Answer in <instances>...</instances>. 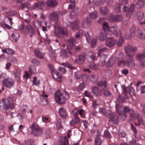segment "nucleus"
<instances>
[{
    "mask_svg": "<svg viewBox=\"0 0 145 145\" xmlns=\"http://www.w3.org/2000/svg\"><path fill=\"white\" fill-rule=\"evenodd\" d=\"M52 75L54 78L56 79L60 82L61 80V77L60 74L56 70L52 72Z\"/></svg>",
    "mask_w": 145,
    "mask_h": 145,
    "instance_id": "5701e85b",
    "label": "nucleus"
},
{
    "mask_svg": "<svg viewBox=\"0 0 145 145\" xmlns=\"http://www.w3.org/2000/svg\"><path fill=\"white\" fill-rule=\"evenodd\" d=\"M117 40L112 37L108 38L106 42V46L109 47L114 46L116 43Z\"/></svg>",
    "mask_w": 145,
    "mask_h": 145,
    "instance_id": "ddd939ff",
    "label": "nucleus"
},
{
    "mask_svg": "<svg viewBox=\"0 0 145 145\" xmlns=\"http://www.w3.org/2000/svg\"><path fill=\"white\" fill-rule=\"evenodd\" d=\"M77 14L76 12H75L74 10H73L70 13V16L71 18L74 19L76 16Z\"/></svg>",
    "mask_w": 145,
    "mask_h": 145,
    "instance_id": "5fc2aeb1",
    "label": "nucleus"
},
{
    "mask_svg": "<svg viewBox=\"0 0 145 145\" xmlns=\"http://www.w3.org/2000/svg\"><path fill=\"white\" fill-rule=\"evenodd\" d=\"M107 50L106 48H102L100 49L98 51V56L99 57L100 56L101 54Z\"/></svg>",
    "mask_w": 145,
    "mask_h": 145,
    "instance_id": "864d4df0",
    "label": "nucleus"
},
{
    "mask_svg": "<svg viewBox=\"0 0 145 145\" xmlns=\"http://www.w3.org/2000/svg\"><path fill=\"white\" fill-rule=\"evenodd\" d=\"M102 142V140L98 136H97L95 140V145H101Z\"/></svg>",
    "mask_w": 145,
    "mask_h": 145,
    "instance_id": "37998d69",
    "label": "nucleus"
},
{
    "mask_svg": "<svg viewBox=\"0 0 145 145\" xmlns=\"http://www.w3.org/2000/svg\"><path fill=\"white\" fill-rule=\"evenodd\" d=\"M86 55L85 54H80L78 56V60L77 59H75V61L80 64H82L84 63L86 58Z\"/></svg>",
    "mask_w": 145,
    "mask_h": 145,
    "instance_id": "a211bd4d",
    "label": "nucleus"
},
{
    "mask_svg": "<svg viewBox=\"0 0 145 145\" xmlns=\"http://www.w3.org/2000/svg\"><path fill=\"white\" fill-rule=\"evenodd\" d=\"M30 128L31 131V133L34 136L39 137L42 134L43 130L35 123H33Z\"/></svg>",
    "mask_w": 145,
    "mask_h": 145,
    "instance_id": "20e7f679",
    "label": "nucleus"
},
{
    "mask_svg": "<svg viewBox=\"0 0 145 145\" xmlns=\"http://www.w3.org/2000/svg\"><path fill=\"white\" fill-rule=\"evenodd\" d=\"M35 69L34 67L32 65L30 66L29 67V71L31 74L34 73L36 71V69L35 70Z\"/></svg>",
    "mask_w": 145,
    "mask_h": 145,
    "instance_id": "69168bd1",
    "label": "nucleus"
},
{
    "mask_svg": "<svg viewBox=\"0 0 145 145\" xmlns=\"http://www.w3.org/2000/svg\"><path fill=\"white\" fill-rule=\"evenodd\" d=\"M76 1L75 0H70V4L69 5L68 9L71 10L73 9L75 6Z\"/></svg>",
    "mask_w": 145,
    "mask_h": 145,
    "instance_id": "e433bc0d",
    "label": "nucleus"
},
{
    "mask_svg": "<svg viewBox=\"0 0 145 145\" xmlns=\"http://www.w3.org/2000/svg\"><path fill=\"white\" fill-rule=\"evenodd\" d=\"M145 4V0H139L136 4V7L137 8L142 7Z\"/></svg>",
    "mask_w": 145,
    "mask_h": 145,
    "instance_id": "473e14b6",
    "label": "nucleus"
},
{
    "mask_svg": "<svg viewBox=\"0 0 145 145\" xmlns=\"http://www.w3.org/2000/svg\"><path fill=\"white\" fill-rule=\"evenodd\" d=\"M68 139L66 136L61 137L58 141L57 145H68Z\"/></svg>",
    "mask_w": 145,
    "mask_h": 145,
    "instance_id": "aec40b11",
    "label": "nucleus"
},
{
    "mask_svg": "<svg viewBox=\"0 0 145 145\" xmlns=\"http://www.w3.org/2000/svg\"><path fill=\"white\" fill-rule=\"evenodd\" d=\"M34 52L35 55L37 57L41 59L44 58V54L41 53L38 48H36Z\"/></svg>",
    "mask_w": 145,
    "mask_h": 145,
    "instance_id": "4be33fe9",
    "label": "nucleus"
},
{
    "mask_svg": "<svg viewBox=\"0 0 145 145\" xmlns=\"http://www.w3.org/2000/svg\"><path fill=\"white\" fill-rule=\"evenodd\" d=\"M99 105V104L97 102V99H94L93 101L91 107L95 109L96 108L97 106Z\"/></svg>",
    "mask_w": 145,
    "mask_h": 145,
    "instance_id": "a18cd8bd",
    "label": "nucleus"
},
{
    "mask_svg": "<svg viewBox=\"0 0 145 145\" xmlns=\"http://www.w3.org/2000/svg\"><path fill=\"white\" fill-rule=\"evenodd\" d=\"M44 6V3L41 1H39L35 3L33 8L35 10L42 9Z\"/></svg>",
    "mask_w": 145,
    "mask_h": 145,
    "instance_id": "f3484780",
    "label": "nucleus"
},
{
    "mask_svg": "<svg viewBox=\"0 0 145 145\" xmlns=\"http://www.w3.org/2000/svg\"><path fill=\"white\" fill-rule=\"evenodd\" d=\"M75 77L77 79H79L81 77L82 75L80 72L78 71L75 72Z\"/></svg>",
    "mask_w": 145,
    "mask_h": 145,
    "instance_id": "338daca9",
    "label": "nucleus"
},
{
    "mask_svg": "<svg viewBox=\"0 0 145 145\" xmlns=\"http://www.w3.org/2000/svg\"><path fill=\"white\" fill-rule=\"evenodd\" d=\"M65 94V97L61 93L59 90H57L55 93V99L57 103L59 104H62L65 102V99H67L69 98V94L66 91H64Z\"/></svg>",
    "mask_w": 145,
    "mask_h": 145,
    "instance_id": "7ed1b4c3",
    "label": "nucleus"
},
{
    "mask_svg": "<svg viewBox=\"0 0 145 145\" xmlns=\"http://www.w3.org/2000/svg\"><path fill=\"white\" fill-rule=\"evenodd\" d=\"M106 37V34L104 32V33L101 32L99 36V39L101 41H103L105 40Z\"/></svg>",
    "mask_w": 145,
    "mask_h": 145,
    "instance_id": "a19ab883",
    "label": "nucleus"
},
{
    "mask_svg": "<svg viewBox=\"0 0 145 145\" xmlns=\"http://www.w3.org/2000/svg\"><path fill=\"white\" fill-rule=\"evenodd\" d=\"M98 78V75L96 74L90 75L89 76V80L93 83H96L97 82Z\"/></svg>",
    "mask_w": 145,
    "mask_h": 145,
    "instance_id": "b1692460",
    "label": "nucleus"
},
{
    "mask_svg": "<svg viewBox=\"0 0 145 145\" xmlns=\"http://www.w3.org/2000/svg\"><path fill=\"white\" fill-rule=\"evenodd\" d=\"M123 90V94L124 95L126 98L128 97L127 95L129 93L130 95L133 96L135 95V90L133 87H122Z\"/></svg>",
    "mask_w": 145,
    "mask_h": 145,
    "instance_id": "6e6552de",
    "label": "nucleus"
},
{
    "mask_svg": "<svg viewBox=\"0 0 145 145\" xmlns=\"http://www.w3.org/2000/svg\"><path fill=\"white\" fill-rule=\"evenodd\" d=\"M135 27L134 26H132L130 28L129 31V32H130L131 33L134 35H135Z\"/></svg>",
    "mask_w": 145,
    "mask_h": 145,
    "instance_id": "774afa93",
    "label": "nucleus"
},
{
    "mask_svg": "<svg viewBox=\"0 0 145 145\" xmlns=\"http://www.w3.org/2000/svg\"><path fill=\"white\" fill-rule=\"evenodd\" d=\"M124 54L123 52L119 53L117 56V58L119 60L118 62L121 60H123V59L124 57Z\"/></svg>",
    "mask_w": 145,
    "mask_h": 145,
    "instance_id": "8fccbe9b",
    "label": "nucleus"
},
{
    "mask_svg": "<svg viewBox=\"0 0 145 145\" xmlns=\"http://www.w3.org/2000/svg\"><path fill=\"white\" fill-rule=\"evenodd\" d=\"M107 117L109 119V121L113 123L114 124H117L118 122V117L114 113L110 114L108 115Z\"/></svg>",
    "mask_w": 145,
    "mask_h": 145,
    "instance_id": "f8f14e48",
    "label": "nucleus"
},
{
    "mask_svg": "<svg viewBox=\"0 0 145 145\" xmlns=\"http://www.w3.org/2000/svg\"><path fill=\"white\" fill-rule=\"evenodd\" d=\"M75 41V39L73 38H71L69 39L66 40L67 45L70 48H72L74 46L73 43Z\"/></svg>",
    "mask_w": 145,
    "mask_h": 145,
    "instance_id": "2f4dec72",
    "label": "nucleus"
},
{
    "mask_svg": "<svg viewBox=\"0 0 145 145\" xmlns=\"http://www.w3.org/2000/svg\"><path fill=\"white\" fill-rule=\"evenodd\" d=\"M57 128L59 129H61L62 128L61 121L60 119H59L57 120Z\"/></svg>",
    "mask_w": 145,
    "mask_h": 145,
    "instance_id": "4d7b16f0",
    "label": "nucleus"
},
{
    "mask_svg": "<svg viewBox=\"0 0 145 145\" xmlns=\"http://www.w3.org/2000/svg\"><path fill=\"white\" fill-rule=\"evenodd\" d=\"M135 9V5L134 4H132L129 8V12H127L126 16L128 18H130L132 16V14L134 11Z\"/></svg>",
    "mask_w": 145,
    "mask_h": 145,
    "instance_id": "412c9836",
    "label": "nucleus"
},
{
    "mask_svg": "<svg viewBox=\"0 0 145 145\" xmlns=\"http://www.w3.org/2000/svg\"><path fill=\"white\" fill-rule=\"evenodd\" d=\"M81 78L82 81L84 82L87 81L89 80V76H88L86 74H83L81 76Z\"/></svg>",
    "mask_w": 145,
    "mask_h": 145,
    "instance_id": "3c124183",
    "label": "nucleus"
},
{
    "mask_svg": "<svg viewBox=\"0 0 145 145\" xmlns=\"http://www.w3.org/2000/svg\"><path fill=\"white\" fill-rule=\"evenodd\" d=\"M133 56H127L126 60H121L118 62V65L120 67H126L130 69L133 68L137 70L138 68L136 67V64L135 63V60L133 57Z\"/></svg>",
    "mask_w": 145,
    "mask_h": 145,
    "instance_id": "f257e3e1",
    "label": "nucleus"
},
{
    "mask_svg": "<svg viewBox=\"0 0 145 145\" xmlns=\"http://www.w3.org/2000/svg\"><path fill=\"white\" fill-rule=\"evenodd\" d=\"M79 23V20H76L72 22H69L68 25V26H69L71 29L72 30H74L78 28Z\"/></svg>",
    "mask_w": 145,
    "mask_h": 145,
    "instance_id": "2eb2a0df",
    "label": "nucleus"
},
{
    "mask_svg": "<svg viewBox=\"0 0 145 145\" xmlns=\"http://www.w3.org/2000/svg\"><path fill=\"white\" fill-rule=\"evenodd\" d=\"M31 62L36 65H39L40 64V62L35 59H33L32 60Z\"/></svg>",
    "mask_w": 145,
    "mask_h": 145,
    "instance_id": "680f3d73",
    "label": "nucleus"
},
{
    "mask_svg": "<svg viewBox=\"0 0 145 145\" xmlns=\"http://www.w3.org/2000/svg\"><path fill=\"white\" fill-rule=\"evenodd\" d=\"M59 113L60 116L63 118H65L67 116L66 111L63 108H60L59 111Z\"/></svg>",
    "mask_w": 145,
    "mask_h": 145,
    "instance_id": "c85d7f7f",
    "label": "nucleus"
},
{
    "mask_svg": "<svg viewBox=\"0 0 145 145\" xmlns=\"http://www.w3.org/2000/svg\"><path fill=\"white\" fill-rule=\"evenodd\" d=\"M54 27V33L56 36L60 37L67 35V31L65 29L61 27L59 25H56Z\"/></svg>",
    "mask_w": 145,
    "mask_h": 145,
    "instance_id": "39448f33",
    "label": "nucleus"
},
{
    "mask_svg": "<svg viewBox=\"0 0 145 145\" xmlns=\"http://www.w3.org/2000/svg\"><path fill=\"white\" fill-rule=\"evenodd\" d=\"M97 85L102 88H105L107 86L106 83L105 81H102L98 82Z\"/></svg>",
    "mask_w": 145,
    "mask_h": 145,
    "instance_id": "79ce46f5",
    "label": "nucleus"
},
{
    "mask_svg": "<svg viewBox=\"0 0 145 145\" xmlns=\"http://www.w3.org/2000/svg\"><path fill=\"white\" fill-rule=\"evenodd\" d=\"M121 4L116 3L115 5V7L114 10L116 12H119L121 8V5H125L128 2V0H119Z\"/></svg>",
    "mask_w": 145,
    "mask_h": 145,
    "instance_id": "4468645a",
    "label": "nucleus"
},
{
    "mask_svg": "<svg viewBox=\"0 0 145 145\" xmlns=\"http://www.w3.org/2000/svg\"><path fill=\"white\" fill-rule=\"evenodd\" d=\"M115 61V57L114 56L111 57L107 63V66L109 67H111L114 64Z\"/></svg>",
    "mask_w": 145,
    "mask_h": 145,
    "instance_id": "7c9ffc66",
    "label": "nucleus"
},
{
    "mask_svg": "<svg viewBox=\"0 0 145 145\" xmlns=\"http://www.w3.org/2000/svg\"><path fill=\"white\" fill-rule=\"evenodd\" d=\"M2 52L4 53H6L9 55H11L14 54V51L9 48H6L2 50Z\"/></svg>",
    "mask_w": 145,
    "mask_h": 145,
    "instance_id": "4c0bfd02",
    "label": "nucleus"
},
{
    "mask_svg": "<svg viewBox=\"0 0 145 145\" xmlns=\"http://www.w3.org/2000/svg\"><path fill=\"white\" fill-rule=\"evenodd\" d=\"M2 84L7 88H10L14 85V80L10 78H5L3 81Z\"/></svg>",
    "mask_w": 145,
    "mask_h": 145,
    "instance_id": "1a4fd4ad",
    "label": "nucleus"
},
{
    "mask_svg": "<svg viewBox=\"0 0 145 145\" xmlns=\"http://www.w3.org/2000/svg\"><path fill=\"white\" fill-rule=\"evenodd\" d=\"M46 3L48 7L53 8L57 6L58 2L57 0H47Z\"/></svg>",
    "mask_w": 145,
    "mask_h": 145,
    "instance_id": "6ab92c4d",
    "label": "nucleus"
},
{
    "mask_svg": "<svg viewBox=\"0 0 145 145\" xmlns=\"http://www.w3.org/2000/svg\"><path fill=\"white\" fill-rule=\"evenodd\" d=\"M103 95L105 97H109L111 95V92L107 89H103Z\"/></svg>",
    "mask_w": 145,
    "mask_h": 145,
    "instance_id": "58836bf2",
    "label": "nucleus"
},
{
    "mask_svg": "<svg viewBox=\"0 0 145 145\" xmlns=\"http://www.w3.org/2000/svg\"><path fill=\"white\" fill-rule=\"evenodd\" d=\"M108 8L106 7H101L100 9V12L102 15L106 16L108 14Z\"/></svg>",
    "mask_w": 145,
    "mask_h": 145,
    "instance_id": "c756f323",
    "label": "nucleus"
},
{
    "mask_svg": "<svg viewBox=\"0 0 145 145\" xmlns=\"http://www.w3.org/2000/svg\"><path fill=\"white\" fill-rule=\"evenodd\" d=\"M119 135L120 137L123 138L125 137L126 134L124 131H120L119 132Z\"/></svg>",
    "mask_w": 145,
    "mask_h": 145,
    "instance_id": "0e129e2a",
    "label": "nucleus"
},
{
    "mask_svg": "<svg viewBox=\"0 0 145 145\" xmlns=\"http://www.w3.org/2000/svg\"><path fill=\"white\" fill-rule=\"evenodd\" d=\"M102 25L103 29L105 31H108L109 29L108 23L106 22H104Z\"/></svg>",
    "mask_w": 145,
    "mask_h": 145,
    "instance_id": "49530a36",
    "label": "nucleus"
},
{
    "mask_svg": "<svg viewBox=\"0 0 145 145\" xmlns=\"http://www.w3.org/2000/svg\"><path fill=\"white\" fill-rule=\"evenodd\" d=\"M85 111L83 109H81L79 111V114L82 118H84L85 117L84 115Z\"/></svg>",
    "mask_w": 145,
    "mask_h": 145,
    "instance_id": "e2e57ef3",
    "label": "nucleus"
},
{
    "mask_svg": "<svg viewBox=\"0 0 145 145\" xmlns=\"http://www.w3.org/2000/svg\"><path fill=\"white\" fill-rule=\"evenodd\" d=\"M137 117L138 123H135V125L136 126H139L140 125H143L144 123L143 122V121L142 117L139 114H137Z\"/></svg>",
    "mask_w": 145,
    "mask_h": 145,
    "instance_id": "72a5a7b5",
    "label": "nucleus"
},
{
    "mask_svg": "<svg viewBox=\"0 0 145 145\" xmlns=\"http://www.w3.org/2000/svg\"><path fill=\"white\" fill-rule=\"evenodd\" d=\"M45 133L47 138H48L51 137L52 134V132L51 131L50 128L46 127L45 129Z\"/></svg>",
    "mask_w": 145,
    "mask_h": 145,
    "instance_id": "c9c22d12",
    "label": "nucleus"
},
{
    "mask_svg": "<svg viewBox=\"0 0 145 145\" xmlns=\"http://www.w3.org/2000/svg\"><path fill=\"white\" fill-rule=\"evenodd\" d=\"M85 88V84L83 83L80 84L79 85L78 88H77V90L78 91H79L82 90L83 89Z\"/></svg>",
    "mask_w": 145,
    "mask_h": 145,
    "instance_id": "052dcab7",
    "label": "nucleus"
},
{
    "mask_svg": "<svg viewBox=\"0 0 145 145\" xmlns=\"http://www.w3.org/2000/svg\"><path fill=\"white\" fill-rule=\"evenodd\" d=\"M25 31L26 34H29L30 37H32L35 34V32L33 27L30 25H26Z\"/></svg>",
    "mask_w": 145,
    "mask_h": 145,
    "instance_id": "9b49d317",
    "label": "nucleus"
},
{
    "mask_svg": "<svg viewBox=\"0 0 145 145\" xmlns=\"http://www.w3.org/2000/svg\"><path fill=\"white\" fill-rule=\"evenodd\" d=\"M118 101L120 103H117L116 104V108L117 112L121 114V111L122 110V105L121 103L125 101V98L121 95H119Z\"/></svg>",
    "mask_w": 145,
    "mask_h": 145,
    "instance_id": "0eeeda50",
    "label": "nucleus"
},
{
    "mask_svg": "<svg viewBox=\"0 0 145 145\" xmlns=\"http://www.w3.org/2000/svg\"><path fill=\"white\" fill-rule=\"evenodd\" d=\"M80 122V119L79 118H74V119L72 120L70 122L71 126H74L76 124H78Z\"/></svg>",
    "mask_w": 145,
    "mask_h": 145,
    "instance_id": "f704fd0d",
    "label": "nucleus"
},
{
    "mask_svg": "<svg viewBox=\"0 0 145 145\" xmlns=\"http://www.w3.org/2000/svg\"><path fill=\"white\" fill-rule=\"evenodd\" d=\"M118 30L117 26H115L109 28L108 30V33L109 35H112L116 33Z\"/></svg>",
    "mask_w": 145,
    "mask_h": 145,
    "instance_id": "393cba45",
    "label": "nucleus"
},
{
    "mask_svg": "<svg viewBox=\"0 0 145 145\" xmlns=\"http://www.w3.org/2000/svg\"><path fill=\"white\" fill-rule=\"evenodd\" d=\"M124 50L127 56H134L135 55V54L134 53H132L131 52H135L137 50V48L135 46H133L130 44H127L125 46Z\"/></svg>",
    "mask_w": 145,
    "mask_h": 145,
    "instance_id": "423d86ee",
    "label": "nucleus"
},
{
    "mask_svg": "<svg viewBox=\"0 0 145 145\" xmlns=\"http://www.w3.org/2000/svg\"><path fill=\"white\" fill-rule=\"evenodd\" d=\"M92 92L96 96L100 97L102 95V91L100 88L96 86L91 87Z\"/></svg>",
    "mask_w": 145,
    "mask_h": 145,
    "instance_id": "dca6fc26",
    "label": "nucleus"
},
{
    "mask_svg": "<svg viewBox=\"0 0 145 145\" xmlns=\"http://www.w3.org/2000/svg\"><path fill=\"white\" fill-rule=\"evenodd\" d=\"M84 35L87 42H89L91 41V37L89 35L88 32L84 34Z\"/></svg>",
    "mask_w": 145,
    "mask_h": 145,
    "instance_id": "603ef678",
    "label": "nucleus"
},
{
    "mask_svg": "<svg viewBox=\"0 0 145 145\" xmlns=\"http://www.w3.org/2000/svg\"><path fill=\"white\" fill-rule=\"evenodd\" d=\"M135 35L139 39H145V34L139 29L137 30Z\"/></svg>",
    "mask_w": 145,
    "mask_h": 145,
    "instance_id": "a878e982",
    "label": "nucleus"
},
{
    "mask_svg": "<svg viewBox=\"0 0 145 145\" xmlns=\"http://www.w3.org/2000/svg\"><path fill=\"white\" fill-rule=\"evenodd\" d=\"M1 103L3 105L0 106V108L2 110H8L10 108L13 107V98L12 97H8L6 100L3 99L2 100Z\"/></svg>",
    "mask_w": 145,
    "mask_h": 145,
    "instance_id": "f03ea898",
    "label": "nucleus"
},
{
    "mask_svg": "<svg viewBox=\"0 0 145 145\" xmlns=\"http://www.w3.org/2000/svg\"><path fill=\"white\" fill-rule=\"evenodd\" d=\"M137 18L139 21H140L143 19L144 18V13L142 11H140L137 13Z\"/></svg>",
    "mask_w": 145,
    "mask_h": 145,
    "instance_id": "ea45409f",
    "label": "nucleus"
},
{
    "mask_svg": "<svg viewBox=\"0 0 145 145\" xmlns=\"http://www.w3.org/2000/svg\"><path fill=\"white\" fill-rule=\"evenodd\" d=\"M98 15V12L96 10H94L91 12L89 15L90 18L93 19H96L97 18Z\"/></svg>",
    "mask_w": 145,
    "mask_h": 145,
    "instance_id": "cd10ccee",
    "label": "nucleus"
},
{
    "mask_svg": "<svg viewBox=\"0 0 145 145\" xmlns=\"http://www.w3.org/2000/svg\"><path fill=\"white\" fill-rule=\"evenodd\" d=\"M12 37L15 41H17L19 39L20 35L18 33L15 32L12 34Z\"/></svg>",
    "mask_w": 145,
    "mask_h": 145,
    "instance_id": "09e8293b",
    "label": "nucleus"
},
{
    "mask_svg": "<svg viewBox=\"0 0 145 145\" xmlns=\"http://www.w3.org/2000/svg\"><path fill=\"white\" fill-rule=\"evenodd\" d=\"M49 18L51 20H56L59 18V16L57 12H53L49 16Z\"/></svg>",
    "mask_w": 145,
    "mask_h": 145,
    "instance_id": "bb28decb",
    "label": "nucleus"
},
{
    "mask_svg": "<svg viewBox=\"0 0 145 145\" xmlns=\"http://www.w3.org/2000/svg\"><path fill=\"white\" fill-rule=\"evenodd\" d=\"M78 113L79 112L77 109H75L73 110L72 111V114L74 116V118H75L76 117L77 118H79L78 117Z\"/></svg>",
    "mask_w": 145,
    "mask_h": 145,
    "instance_id": "13d9d810",
    "label": "nucleus"
},
{
    "mask_svg": "<svg viewBox=\"0 0 145 145\" xmlns=\"http://www.w3.org/2000/svg\"><path fill=\"white\" fill-rule=\"evenodd\" d=\"M123 20V18L121 15H110L109 18L108 20L111 22H120Z\"/></svg>",
    "mask_w": 145,
    "mask_h": 145,
    "instance_id": "9d476101",
    "label": "nucleus"
},
{
    "mask_svg": "<svg viewBox=\"0 0 145 145\" xmlns=\"http://www.w3.org/2000/svg\"><path fill=\"white\" fill-rule=\"evenodd\" d=\"M124 38L123 37H121L119 39L117 43L118 46L119 47L121 46L123 43Z\"/></svg>",
    "mask_w": 145,
    "mask_h": 145,
    "instance_id": "de8ad7c7",
    "label": "nucleus"
},
{
    "mask_svg": "<svg viewBox=\"0 0 145 145\" xmlns=\"http://www.w3.org/2000/svg\"><path fill=\"white\" fill-rule=\"evenodd\" d=\"M129 113L130 116L132 117V118L129 120L128 122L129 123H131V121L133 119H134L136 118V116L135 112L133 110L130 111Z\"/></svg>",
    "mask_w": 145,
    "mask_h": 145,
    "instance_id": "c03bdc74",
    "label": "nucleus"
},
{
    "mask_svg": "<svg viewBox=\"0 0 145 145\" xmlns=\"http://www.w3.org/2000/svg\"><path fill=\"white\" fill-rule=\"evenodd\" d=\"M133 35L131 33L129 32V31H127L125 34V37L126 39H130L131 38L132 36Z\"/></svg>",
    "mask_w": 145,
    "mask_h": 145,
    "instance_id": "6e6d98bb",
    "label": "nucleus"
},
{
    "mask_svg": "<svg viewBox=\"0 0 145 145\" xmlns=\"http://www.w3.org/2000/svg\"><path fill=\"white\" fill-rule=\"evenodd\" d=\"M90 68L93 70H97L98 69V66L95 63H92L90 65Z\"/></svg>",
    "mask_w": 145,
    "mask_h": 145,
    "instance_id": "bf43d9fd",
    "label": "nucleus"
}]
</instances>
